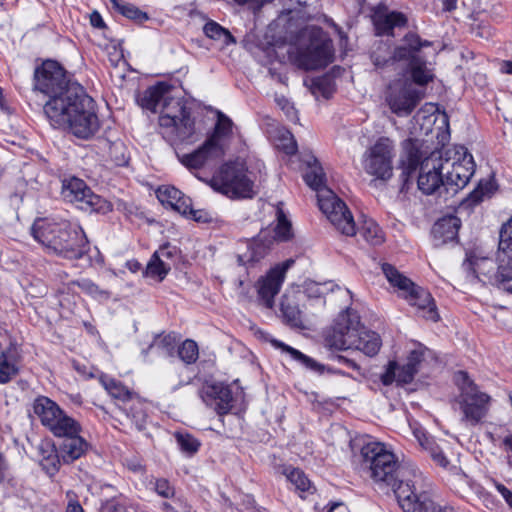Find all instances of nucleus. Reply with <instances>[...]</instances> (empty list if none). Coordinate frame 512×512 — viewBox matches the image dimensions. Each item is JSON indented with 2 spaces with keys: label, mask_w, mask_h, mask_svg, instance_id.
<instances>
[{
  "label": "nucleus",
  "mask_w": 512,
  "mask_h": 512,
  "mask_svg": "<svg viewBox=\"0 0 512 512\" xmlns=\"http://www.w3.org/2000/svg\"><path fill=\"white\" fill-rule=\"evenodd\" d=\"M33 91L48 98L43 113L53 128L68 130L80 139H89L99 130L95 101L57 60L45 59L36 66Z\"/></svg>",
  "instance_id": "f257e3e1"
},
{
  "label": "nucleus",
  "mask_w": 512,
  "mask_h": 512,
  "mask_svg": "<svg viewBox=\"0 0 512 512\" xmlns=\"http://www.w3.org/2000/svg\"><path fill=\"white\" fill-rule=\"evenodd\" d=\"M174 87L166 82H158L148 87L138 104L151 112H160L159 127L162 136L171 144L192 142L195 134V119L191 108L183 97L172 95Z\"/></svg>",
  "instance_id": "f03ea898"
},
{
  "label": "nucleus",
  "mask_w": 512,
  "mask_h": 512,
  "mask_svg": "<svg viewBox=\"0 0 512 512\" xmlns=\"http://www.w3.org/2000/svg\"><path fill=\"white\" fill-rule=\"evenodd\" d=\"M359 470L374 483L391 487L393 492L405 484L417 485L421 475L403 467L396 455L384 443H365L359 454Z\"/></svg>",
  "instance_id": "7ed1b4c3"
},
{
  "label": "nucleus",
  "mask_w": 512,
  "mask_h": 512,
  "mask_svg": "<svg viewBox=\"0 0 512 512\" xmlns=\"http://www.w3.org/2000/svg\"><path fill=\"white\" fill-rule=\"evenodd\" d=\"M33 238L48 250L69 259L83 258L90 250V243L81 228H74L69 222H54L38 218L31 227Z\"/></svg>",
  "instance_id": "20e7f679"
},
{
  "label": "nucleus",
  "mask_w": 512,
  "mask_h": 512,
  "mask_svg": "<svg viewBox=\"0 0 512 512\" xmlns=\"http://www.w3.org/2000/svg\"><path fill=\"white\" fill-rule=\"evenodd\" d=\"M325 344L336 350H359L372 357L379 352L381 339L376 332L365 330L358 314L347 309L339 314L333 327L326 333Z\"/></svg>",
  "instance_id": "39448f33"
},
{
  "label": "nucleus",
  "mask_w": 512,
  "mask_h": 512,
  "mask_svg": "<svg viewBox=\"0 0 512 512\" xmlns=\"http://www.w3.org/2000/svg\"><path fill=\"white\" fill-rule=\"evenodd\" d=\"M303 177L305 183L317 192L318 206L331 224L346 236L355 235L356 226L351 212L345 202L326 186L325 173L314 156Z\"/></svg>",
  "instance_id": "423d86ee"
},
{
  "label": "nucleus",
  "mask_w": 512,
  "mask_h": 512,
  "mask_svg": "<svg viewBox=\"0 0 512 512\" xmlns=\"http://www.w3.org/2000/svg\"><path fill=\"white\" fill-rule=\"evenodd\" d=\"M422 152L418 141L413 139L405 140L403 144V155L401 157V179L406 184L410 177L419 168L417 185L426 195H431L440 188H443V171L445 166L440 158L433 156L422 159Z\"/></svg>",
  "instance_id": "0eeeda50"
},
{
  "label": "nucleus",
  "mask_w": 512,
  "mask_h": 512,
  "mask_svg": "<svg viewBox=\"0 0 512 512\" xmlns=\"http://www.w3.org/2000/svg\"><path fill=\"white\" fill-rule=\"evenodd\" d=\"M381 268L390 285L397 288L409 305L416 308L419 316L433 322L440 319L436 303L429 291L416 285L389 263H383Z\"/></svg>",
  "instance_id": "6e6552de"
},
{
  "label": "nucleus",
  "mask_w": 512,
  "mask_h": 512,
  "mask_svg": "<svg viewBox=\"0 0 512 512\" xmlns=\"http://www.w3.org/2000/svg\"><path fill=\"white\" fill-rule=\"evenodd\" d=\"M211 187L231 199L252 198L254 182L248 176L247 167L242 162L223 164L210 182Z\"/></svg>",
  "instance_id": "1a4fd4ad"
},
{
  "label": "nucleus",
  "mask_w": 512,
  "mask_h": 512,
  "mask_svg": "<svg viewBox=\"0 0 512 512\" xmlns=\"http://www.w3.org/2000/svg\"><path fill=\"white\" fill-rule=\"evenodd\" d=\"M454 381L460 393L456 399L463 413V420L477 425L487 414L490 396L481 392L465 371H458Z\"/></svg>",
  "instance_id": "9d476101"
},
{
  "label": "nucleus",
  "mask_w": 512,
  "mask_h": 512,
  "mask_svg": "<svg viewBox=\"0 0 512 512\" xmlns=\"http://www.w3.org/2000/svg\"><path fill=\"white\" fill-rule=\"evenodd\" d=\"M292 225L286 218L283 210H277V225L274 229V236L270 230H262L253 239L247 242V250L238 254V262L240 265L247 263H255L266 256L273 242L288 241L292 238Z\"/></svg>",
  "instance_id": "9b49d317"
},
{
  "label": "nucleus",
  "mask_w": 512,
  "mask_h": 512,
  "mask_svg": "<svg viewBox=\"0 0 512 512\" xmlns=\"http://www.w3.org/2000/svg\"><path fill=\"white\" fill-rule=\"evenodd\" d=\"M61 184L62 198L77 208L85 212H105L108 209V202L95 194L83 179L68 176L61 180Z\"/></svg>",
  "instance_id": "f8f14e48"
},
{
  "label": "nucleus",
  "mask_w": 512,
  "mask_h": 512,
  "mask_svg": "<svg viewBox=\"0 0 512 512\" xmlns=\"http://www.w3.org/2000/svg\"><path fill=\"white\" fill-rule=\"evenodd\" d=\"M32 411L41 425L53 436L65 435L71 430L76 419L69 416L59 404L45 395H38L32 402Z\"/></svg>",
  "instance_id": "ddd939ff"
},
{
  "label": "nucleus",
  "mask_w": 512,
  "mask_h": 512,
  "mask_svg": "<svg viewBox=\"0 0 512 512\" xmlns=\"http://www.w3.org/2000/svg\"><path fill=\"white\" fill-rule=\"evenodd\" d=\"M394 143L388 137H380L362 156L365 172L380 180H389L393 175Z\"/></svg>",
  "instance_id": "4468645a"
},
{
  "label": "nucleus",
  "mask_w": 512,
  "mask_h": 512,
  "mask_svg": "<svg viewBox=\"0 0 512 512\" xmlns=\"http://www.w3.org/2000/svg\"><path fill=\"white\" fill-rule=\"evenodd\" d=\"M320 31L310 35L309 44L299 47L293 57L298 68L309 71L326 67L333 60L331 42L319 36Z\"/></svg>",
  "instance_id": "2eb2a0df"
},
{
  "label": "nucleus",
  "mask_w": 512,
  "mask_h": 512,
  "mask_svg": "<svg viewBox=\"0 0 512 512\" xmlns=\"http://www.w3.org/2000/svg\"><path fill=\"white\" fill-rule=\"evenodd\" d=\"M420 94L411 81L401 77L393 80L387 87L386 102L391 111L398 116H408L418 105Z\"/></svg>",
  "instance_id": "dca6fc26"
},
{
  "label": "nucleus",
  "mask_w": 512,
  "mask_h": 512,
  "mask_svg": "<svg viewBox=\"0 0 512 512\" xmlns=\"http://www.w3.org/2000/svg\"><path fill=\"white\" fill-rule=\"evenodd\" d=\"M395 497L403 512H456L451 506L438 505L426 491H420L417 485H401L395 491Z\"/></svg>",
  "instance_id": "f3484780"
},
{
  "label": "nucleus",
  "mask_w": 512,
  "mask_h": 512,
  "mask_svg": "<svg viewBox=\"0 0 512 512\" xmlns=\"http://www.w3.org/2000/svg\"><path fill=\"white\" fill-rule=\"evenodd\" d=\"M443 165L446 171L443 175V189L450 195H455L462 190L475 172L473 156L467 151H464L462 156L452 163L448 159L445 160Z\"/></svg>",
  "instance_id": "a211bd4d"
},
{
  "label": "nucleus",
  "mask_w": 512,
  "mask_h": 512,
  "mask_svg": "<svg viewBox=\"0 0 512 512\" xmlns=\"http://www.w3.org/2000/svg\"><path fill=\"white\" fill-rule=\"evenodd\" d=\"M496 280L504 290L512 292V218L500 230Z\"/></svg>",
  "instance_id": "6ab92c4d"
},
{
  "label": "nucleus",
  "mask_w": 512,
  "mask_h": 512,
  "mask_svg": "<svg viewBox=\"0 0 512 512\" xmlns=\"http://www.w3.org/2000/svg\"><path fill=\"white\" fill-rule=\"evenodd\" d=\"M199 396L203 402L213 408L219 416L228 414L232 410L235 402L230 385L223 382L207 383L203 385L199 390Z\"/></svg>",
  "instance_id": "aec40b11"
},
{
  "label": "nucleus",
  "mask_w": 512,
  "mask_h": 512,
  "mask_svg": "<svg viewBox=\"0 0 512 512\" xmlns=\"http://www.w3.org/2000/svg\"><path fill=\"white\" fill-rule=\"evenodd\" d=\"M81 432L82 425L76 420L74 427L71 430H67L65 435H54L56 438H62L58 447L63 464H72L88 452L90 444L81 436Z\"/></svg>",
  "instance_id": "412c9836"
},
{
  "label": "nucleus",
  "mask_w": 512,
  "mask_h": 512,
  "mask_svg": "<svg viewBox=\"0 0 512 512\" xmlns=\"http://www.w3.org/2000/svg\"><path fill=\"white\" fill-rule=\"evenodd\" d=\"M292 263V260H288L281 267L272 268L265 277L258 281V297L266 308L273 307L274 297L279 293L285 273Z\"/></svg>",
  "instance_id": "4be33fe9"
},
{
  "label": "nucleus",
  "mask_w": 512,
  "mask_h": 512,
  "mask_svg": "<svg viewBox=\"0 0 512 512\" xmlns=\"http://www.w3.org/2000/svg\"><path fill=\"white\" fill-rule=\"evenodd\" d=\"M223 154L222 145L216 143L214 138H208L197 150L182 155L180 161L188 169H200L221 158Z\"/></svg>",
  "instance_id": "5701e85b"
},
{
  "label": "nucleus",
  "mask_w": 512,
  "mask_h": 512,
  "mask_svg": "<svg viewBox=\"0 0 512 512\" xmlns=\"http://www.w3.org/2000/svg\"><path fill=\"white\" fill-rule=\"evenodd\" d=\"M23 361L22 348L11 340L7 347L0 352V384L11 382L21 371Z\"/></svg>",
  "instance_id": "b1692460"
},
{
  "label": "nucleus",
  "mask_w": 512,
  "mask_h": 512,
  "mask_svg": "<svg viewBox=\"0 0 512 512\" xmlns=\"http://www.w3.org/2000/svg\"><path fill=\"white\" fill-rule=\"evenodd\" d=\"M432 42L423 40L414 32H408L401 40V44L396 46L392 52V57L395 62L405 61L408 66L414 62L422 59L419 52L422 48L432 46Z\"/></svg>",
  "instance_id": "393cba45"
},
{
  "label": "nucleus",
  "mask_w": 512,
  "mask_h": 512,
  "mask_svg": "<svg viewBox=\"0 0 512 512\" xmlns=\"http://www.w3.org/2000/svg\"><path fill=\"white\" fill-rule=\"evenodd\" d=\"M372 23L377 36H394V28L405 27L408 19L402 12L377 8L372 15Z\"/></svg>",
  "instance_id": "a878e982"
},
{
  "label": "nucleus",
  "mask_w": 512,
  "mask_h": 512,
  "mask_svg": "<svg viewBox=\"0 0 512 512\" xmlns=\"http://www.w3.org/2000/svg\"><path fill=\"white\" fill-rule=\"evenodd\" d=\"M108 60L113 67L112 77H117L121 83L125 81V73L128 71V61L124 55V39H110L105 46Z\"/></svg>",
  "instance_id": "bb28decb"
},
{
  "label": "nucleus",
  "mask_w": 512,
  "mask_h": 512,
  "mask_svg": "<svg viewBox=\"0 0 512 512\" xmlns=\"http://www.w3.org/2000/svg\"><path fill=\"white\" fill-rule=\"evenodd\" d=\"M39 456V464L43 471L50 477L55 476L63 464L59 447L50 441L42 442L39 446Z\"/></svg>",
  "instance_id": "cd10ccee"
},
{
  "label": "nucleus",
  "mask_w": 512,
  "mask_h": 512,
  "mask_svg": "<svg viewBox=\"0 0 512 512\" xmlns=\"http://www.w3.org/2000/svg\"><path fill=\"white\" fill-rule=\"evenodd\" d=\"M158 200L163 204L170 206L178 213L188 211L190 198L185 196L179 189L174 186L162 185L156 190Z\"/></svg>",
  "instance_id": "c85d7f7f"
},
{
  "label": "nucleus",
  "mask_w": 512,
  "mask_h": 512,
  "mask_svg": "<svg viewBox=\"0 0 512 512\" xmlns=\"http://www.w3.org/2000/svg\"><path fill=\"white\" fill-rule=\"evenodd\" d=\"M99 383L113 399L119 411L128 417L126 405L128 403V388L119 380L108 374L100 375Z\"/></svg>",
  "instance_id": "c756f323"
},
{
  "label": "nucleus",
  "mask_w": 512,
  "mask_h": 512,
  "mask_svg": "<svg viewBox=\"0 0 512 512\" xmlns=\"http://www.w3.org/2000/svg\"><path fill=\"white\" fill-rule=\"evenodd\" d=\"M177 341L178 339L175 333L154 335L152 336V340L148 342L147 347L143 348L141 351L143 358L146 359L150 351L162 357H173Z\"/></svg>",
  "instance_id": "7c9ffc66"
},
{
  "label": "nucleus",
  "mask_w": 512,
  "mask_h": 512,
  "mask_svg": "<svg viewBox=\"0 0 512 512\" xmlns=\"http://www.w3.org/2000/svg\"><path fill=\"white\" fill-rule=\"evenodd\" d=\"M280 311L283 321L293 329L303 330L306 325L303 319V313L299 309L298 302L294 296L283 295L280 302Z\"/></svg>",
  "instance_id": "2f4dec72"
},
{
  "label": "nucleus",
  "mask_w": 512,
  "mask_h": 512,
  "mask_svg": "<svg viewBox=\"0 0 512 512\" xmlns=\"http://www.w3.org/2000/svg\"><path fill=\"white\" fill-rule=\"evenodd\" d=\"M460 219L456 216H447L439 219L432 227V234L438 244H445L458 237Z\"/></svg>",
  "instance_id": "473e14b6"
},
{
  "label": "nucleus",
  "mask_w": 512,
  "mask_h": 512,
  "mask_svg": "<svg viewBox=\"0 0 512 512\" xmlns=\"http://www.w3.org/2000/svg\"><path fill=\"white\" fill-rule=\"evenodd\" d=\"M496 189L497 186L494 179H482L467 197L461 201L460 207L462 209H473L485 198H490Z\"/></svg>",
  "instance_id": "72a5a7b5"
},
{
  "label": "nucleus",
  "mask_w": 512,
  "mask_h": 512,
  "mask_svg": "<svg viewBox=\"0 0 512 512\" xmlns=\"http://www.w3.org/2000/svg\"><path fill=\"white\" fill-rule=\"evenodd\" d=\"M271 344L278 349H281L282 352L287 353L292 360L297 362L302 367L306 368L307 370L313 371L317 374H322L324 371V366L317 361H315L313 358L305 355L301 351L285 344L284 342L272 339Z\"/></svg>",
  "instance_id": "f704fd0d"
},
{
  "label": "nucleus",
  "mask_w": 512,
  "mask_h": 512,
  "mask_svg": "<svg viewBox=\"0 0 512 512\" xmlns=\"http://www.w3.org/2000/svg\"><path fill=\"white\" fill-rule=\"evenodd\" d=\"M283 474L286 476L287 480L295 486V489L300 493L302 498L305 497V495L302 494H313L315 492V487L301 469L289 466L284 468Z\"/></svg>",
  "instance_id": "c9c22d12"
},
{
  "label": "nucleus",
  "mask_w": 512,
  "mask_h": 512,
  "mask_svg": "<svg viewBox=\"0 0 512 512\" xmlns=\"http://www.w3.org/2000/svg\"><path fill=\"white\" fill-rule=\"evenodd\" d=\"M72 284L79 287L84 294L100 303L108 302L112 297V292L110 290L101 288L99 285L87 278L73 281Z\"/></svg>",
  "instance_id": "e433bc0d"
},
{
  "label": "nucleus",
  "mask_w": 512,
  "mask_h": 512,
  "mask_svg": "<svg viewBox=\"0 0 512 512\" xmlns=\"http://www.w3.org/2000/svg\"><path fill=\"white\" fill-rule=\"evenodd\" d=\"M359 233L372 246L381 245L385 241L382 229L372 219L364 220Z\"/></svg>",
  "instance_id": "4c0bfd02"
},
{
  "label": "nucleus",
  "mask_w": 512,
  "mask_h": 512,
  "mask_svg": "<svg viewBox=\"0 0 512 512\" xmlns=\"http://www.w3.org/2000/svg\"><path fill=\"white\" fill-rule=\"evenodd\" d=\"M203 32L208 38L221 41L224 45L236 43L230 31L213 20L208 21L204 25Z\"/></svg>",
  "instance_id": "58836bf2"
},
{
  "label": "nucleus",
  "mask_w": 512,
  "mask_h": 512,
  "mask_svg": "<svg viewBox=\"0 0 512 512\" xmlns=\"http://www.w3.org/2000/svg\"><path fill=\"white\" fill-rule=\"evenodd\" d=\"M409 69L412 79L411 83H415L416 85L425 86L434 78L433 73L427 69L424 59H420L409 65Z\"/></svg>",
  "instance_id": "ea45409f"
},
{
  "label": "nucleus",
  "mask_w": 512,
  "mask_h": 512,
  "mask_svg": "<svg viewBox=\"0 0 512 512\" xmlns=\"http://www.w3.org/2000/svg\"><path fill=\"white\" fill-rule=\"evenodd\" d=\"M174 437L181 452L187 456H193L201 447L200 440L188 432H175Z\"/></svg>",
  "instance_id": "a19ab883"
},
{
  "label": "nucleus",
  "mask_w": 512,
  "mask_h": 512,
  "mask_svg": "<svg viewBox=\"0 0 512 512\" xmlns=\"http://www.w3.org/2000/svg\"><path fill=\"white\" fill-rule=\"evenodd\" d=\"M170 270V264L166 263L163 259H159L152 255L145 268L144 275L161 282L165 279Z\"/></svg>",
  "instance_id": "79ce46f5"
},
{
  "label": "nucleus",
  "mask_w": 512,
  "mask_h": 512,
  "mask_svg": "<svg viewBox=\"0 0 512 512\" xmlns=\"http://www.w3.org/2000/svg\"><path fill=\"white\" fill-rule=\"evenodd\" d=\"M177 355L186 365L194 364L199 358L198 344L192 339H186L178 347Z\"/></svg>",
  "instance_id": "37998d69"
},
{
  "label": "nucleus",
  "mask_w": 512,
  "mask_h": 512,
  "mask_svg": "<svg viewBox=\"0 0 512 512\" xmlns=\"http://www.w3.org/2000/svg\"><path fill=\"white\" fill-rule=\"evenodd\" d=\"M371 61L377 68H384L395 63L390 47L386 43H380L371 53Z\"/></svg>",
  "instance_id": "c03bdc74"
},
{
  "label": "nucleus",
  "mask_w": 512,
  "mask_h": 512,
  "mask_svg": "<svg viewBox=\"0 0 512 512\" xmlns=\"http://www.w3.org/2000/svg\"><path fill=\"white\" fill-rule=\"evenodd\" d=\"M232 127V120L222 112H219L213 134L209 138H214L215 142L219 143L220 138L227 137L232 133Z\"/></svg>",
  "instance_id": "a18cd8bd"
},
{
  "label": "nucleus",
  "mask_w": 512,
  "mask_h": 512,
  "mask_svg": "<svg viewBox=\"0 0 512 512\" xmlns=\"http://www.w3.org/2000/svg\"><path fill=\"white\" fill-rule=\"evenodd\" d=\"M146 480H148V485H151L152 489L160 497L166 498V499L174 497L175 488L173 485H171L169 480H167L165 478H157L154 480L153 477H150V479H148V477H147ZM144 484L147 486L146 482H144Z\"/></svg>",
  "instance_id": "49530a36"
},
{
  "label": "nucleus",
  "mask_w": 512,
  "mask_h": 512,
  "mask_svg": "<svg viewBox=\"0 0 512 512\" xmlns=\"http://www.w3.org/2000/svg\"><path fill=\"white\" fill-rule=\"evenodd\" d=\"M127 267L128 258L124 254L113 255L109 262V270L115 276L124 275Z\"/></svg>",
  "instance_id": "de8ad7c7"
},
{
  "label": "nucleus",
  "mask_w": 512,
  "mask_h": 512,
  "mask_svg": "<svg viewBox=\"0 0 512 512\" xmlns=\"http://www.w3.org/2000/svg\"><path fill=\"white\" fill-rule=\"evenodd\" d=\"M334 288H337L338 290H340L339 286L333 284L332 282L311 283L307 287V291H308L310 297L319 298V297L324 296L329 291L332 292L334 290Z\"/></svg>",
  "instance_id": "09e8293b"
},
{
  "label": "nucleus",
  "mask_w": 512,
  "mask_h": 512,
  "mask_svg": "<svg viewBox=\"0 0 512 512\" xmlns=\"http://www.w3.org/2000/svg\"><path fill=\"white\" fill-rule=\"evenodd\" d=\"M185 213H181V215L191 218L199 223H209L213 220L212 215L204 210V209H193L192 208V200L190 199V205Z\"/></svg>",
  "instance_id": "8fccbe9b"
},
{
  "label": "nucleus",
  "mask_w": 512,
  "mask_h": 512,
  "mask_svg": "<svg viewBox=\"0 0 512 512\" xmlns=\"http://www.w3.org/2000/svg\"><path fill=\"white\" fill-rule=\"evenodd\" d=\"M73 366L74 369L78 372V374L81 375L85 380L98 379V381H100V375L104 374L102 371L95 368L94 366H88L86 364H80L77 362H75Z\"/></svg>",
  "instance_id": "3c124183"
},
{
  "label": "nucleus",
  "mask_w": 512,
  "mask_h": 512,
  "mask_svg": "<svg viewBox=\"0 0 512 512\" xmlns=\"http://www.w3.org/2000/svg\"><path fill=\"white\" fill-rule=\"evenodd\" d=\"M416 373L417 372L415 370H413L406 364L402 366L397 365V382L399 384H409L413 381Z\"/></svg>",
  "instance_id": "603ef678"
},
{
  "label": "nucleus",
  "mask_w": 512,
  "mask_h": 512,
  "mask_svg": "<svg viewBox=\"0 0 512 512\" xmlns=\"http://www.w3.org/2000/svg\"><path fill=\"white\" fill-rule=\"evenodd\" d=\"M99 512H128L127 506L117 498L107 500L102 504Z\"/></svg>",
  "instance_id": "864d4df0"
},
{
  "label": "nucleus",
  "mask_w": 512,
  "mask_h": 512,
  "mask_svg": "<svg viewBox=\"0 0 512 512\" xmlns=\"http://www.w3.org/2000/svg\"><path fill=\"white\" fill-rule=\"evenodd\" d=\"M423 359H424V349L419 348V349L412 350L407 357L406 365L409 366L410 368H412L413 370H415L416 372H418L419 365L421 364Z\"/></svg>",
  "instance_id": "5fc2aeb1"
},
{
  "label": "nucleus",
  "mask_w": 512,
  "mask_h": 512,
  "mask_svg": "<svg viewBox=\"0 0 512 512\" xmlns=\"http://www.w3.org/2000/svg\"><path fill=\"white\" fill-rule=\"evenodd\" d=\"M397 381V363L395 361L389 362L386 371L381 375V382L383 385H391Z\"/></svg>",
  "instance_id": "6e6d98bb"
},
{
  "label": "nucleus",
  "mask_w": 512,
  "mask_h": 512,
  "mask_svg": "<svg viewBox=\"0 0 512 512\" xmlns=\"http://www.w3.org/2000/svg\"><path fill=\"white\" fill-rule=\"evenodd\" d=\"M420 445L429 453L430 457H436V454L442 452V449L430 438L423 435V438H418Z\"/></svg>",
  "instance_id": "4d7b16f0"
},
{
  "label": "nucleus",
  "mask_w": 512,
  "mask_h": 512,
  "mask_svg": "<svg viewBox=\"0 0 512 512\" xmlns=\"http://www.w3.org/2000/svg\"><path fill=\"white\" fill-rule=\"evenodd\" d=\"M132 410L134 411L132 417L135 421L136 428L142 431L145 428L147 414L141 407L137 409L134 403L132 404Z\"/></svg>",
  "instance_id": "13d9d810"
},
{
  "label": "nucleus",
  "mask_w": 512,
  "mask_h": 512,
  "mask_svg": "<svg viewBox=\"0 0 512 512\" xmlns=\"http://www.w3.org/2000/svg\"><path fill=\"white\" fill-rule=\"evenodd\" d=\"M150 19L149 15L136 6L130 5V20L137 24H143Z\"/></svg>",
  "instance_id": "bf43d9fd"
},
{
  "label": "nucleus",
  "mask_w": 512,
  "mask_h": 512,
  "mask_svg": "<svg viewBox=\"0 0 512 512\" xmlns=\"http://www.w3.org/2000/svg\"><path fill=\"white\" fill-rule=\"evenodd\" d=\"M89 22L93 28L100 29V30H104L107 28V25H106L102 15L97 10H93L89 14Z\"/></svg>",
  "instance_id": "052dcab7"
},
{
  "label": "nucleus",
  "mask_w": 512,
  "mask_h": 512,
  "mask_svg": "<svg viewBox=\"0 0 512 512\" xmlns=\"http://www.w3.org/2000/svg\"><path fill=\"white\" fill-rule=\"evenodd\" d=\"M175 253H176V248L172 247L169 243H167V244L161 246L159 248V250L155 251L153 256H155L159 259H163L165 261V259L172 258Z\"/></svg>",
  "instance_id": "680f3d73"
},
{
  "label": "nucleus",
  "mask_w": 512,
  "mask_h": 512,
  "mask_svg": "<svg viewBox=\"0 0 512 512\" xmlns=\"http://www.w3.org/2000/svg\"><path fill=\"white\" fill-rule=\"evenodd\" d=\"M111 9L124 17H128V4L120 0H109Z\"/></svg>",
  "instance_id": "e2e57ef3"
},
{
  "label": "nucleus",
  "mask_w": 512,
  "mask_h": 512,
  "mask_svg": "<svg viewBox=\"0 0 512 512\" xmlns=\"http://www.w3.org/2000/svg\"><path fill=\"white\" fill-rule=\"evenodd\" d=\"M8 471L9 464L4 454L0 451V484H3L8 480Z\"/></svg>",
  "instance_id": "0e129e2a"
},
{
  "label": "nucleus",
  "mask_w": 512,
  "mask_h": 512,
  "mask_svg": "<svg viewBox=\"0 0 512 512\" xmlns=\"http://www.w3.org/2000/svg\"><path fill=\"white\" fill-rule=\"evenodd\" d=\"M288 142L282 144V150L287 155H294L297 152V144L293 136L290 134L289 138L286 139Z\"/></svg>",
  "instance_id": "69168bd1"
},
{
  "label": "nucleus",
  "mask_w": 512,
  "mask_h": 512,
  "mask_svg": "<svg viewBox=\"0 0 512 512\" xmlns=\"http://www.w3.org/2000/svg\"><path fill=\"white\" fill-rule=\"evenodd\" d=\"M497 491L501 494V496L505 499L508 506L512 505V491L509 490L505 485L497 483L496 484Z\"/></svg>",
  "instance_id": "338daca9"
},
{
  "label": "nucleus",
  "mask_w": 512,
  "mask_h": 512,
  "mask_svg": "<svg viewBox=\"0 0 512 512\" xmlns=\"http://www.w3.org/2000/svg\"><path fill=\"white\" fill-rule=\"evenodd\" d=\"M65 512H85L77 499H70L67 503Z\"/></svg>",
  "instance_id": "774afa93"
}]
</instances>
